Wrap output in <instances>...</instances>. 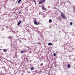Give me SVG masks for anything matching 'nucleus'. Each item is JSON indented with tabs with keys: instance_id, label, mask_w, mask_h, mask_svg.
<instances>
[{
	"instance_id": "1",
	"label": "nucleus",
	"mask_w": 75,
	"mask_h": 75,
	"mask_svg": "<svg viewBox=\"0 0 75 75\" xmlns=\"http://www.w3.org/2000/svg\"><path fill=\"white\" fill-rule=\"evenodd\" d=\"M33 21L34 24H35V25H38V24H39V23L37 22V19L36 18L34 19Z\"/></svg>"
},
{
	"instance_id": "2",
	"label": "nucleus",
	"mask_w": 75,
	"mask_h": 75,
	"mask_svg": "<svg viewBox=\"0 0 75 75\" xmlns=\"http://www.w3.org/2000/svg\"><path fill=\"white\" fill-rule=\"evenodd\" d=\"M61 16L63 18H65V16L64 13H62L61 14Z\"/></svg>"
},
{
	"instance_id": "3",
	"label": "nucleus",
	"mask_w": 75,
	"mask_h": 75,
	"mask_svg": "<svg viewBox=\"0 0 75 75\" xmlns=\"http://www.w3.org/2000/svg\"><path fill=\"white\" fill-rule=\"evenodd\" d=\"M46 0H41V1H40L39 2V4H41V3H45Z\"/></svg>"
},
{
	"instance_id": "4",
	"label": "nucleus",
	"mask_w": 75,
	"mask_h": 75,
	"mask_svg": "<svg viewBox=\"0 0 75 75\" xmlns=\"http://www.w3.org/2000/svg\"><path fill=\"white\" fill-rule=\"evenodd\" d=\"M42 8L43 10H45V11H47V9L45 8L43 6H42Z\"/></svg>"
},
{
	"instance_id": "5",
	"label": "nucleus",
	"mask_w": 75,
	"mask_h": 75,
	"mask_svg": "<svg viewBox=\"0 0 75 75\" xmlns=\"http://www.w3.org/2000/svg\"><path fill=\"white\" fill-rule=\"evenodd\" d=\"M21 23V21H19L17 25H19Z\"/></svg>"
},
{
	"instance_id": "6",
	"label": "nucleus",
	"mask_w": 75,
	"mask_h": 75,
	"mask_svg": "<svg viewBox=\"0 0 75 75\" xmlns=\"http://www.w3.org/2000/svg\"><path fill=\"white\" fill-rule=\"evenodd\" d=\"M71 67V65H70V64H67V68H70Z\"/></svg>"
},
{
	"instance_id": "7",
	"label": "nucleus",
	"mask_w": 75,
	"mask_h": 75,
	"mask_svg": "<svg viewBox=\"0 0 75 75\" xmlns=\"http://www.w3.org/2000/svg\"><path fill=\"white\" fill-rule=\"evenodd\" d=\"M48 45H53V44L51 43H48Z\"/></svg>"
},
{
	"instance_id": "8",
	"label": "nucleus",
	"mask_w": 75,
	"mask_h": 75,
	"mask_svg": "<svg viewBox=\"0 0 75 75\" xmlns=\"http://www.w3.org/2000/svg\"><path fill=\"white\" fill-rule=\"evenodd\" d=\"M30 69L31 71H33L34 69V67H31L30 68Z\"/></svg>"
},
{
	"instance_id": "9",
	"label": "nucleus",
	"mask_w": 75,
	"mask_h": 75,
	"mask_svg": "<svg viewBox=\"0 0 75 75\" xmlns=\"http://www.w3.org/2000/svg\"><path fill=\"white\" fill-rule=\"evenodd\" d=\"M51 22H52V20L50 19L49 21V23H51Z\"/></svg>"
},
{
	"instance_id": "10",
	"label": "nucleus",
	"mask_w": 75,
	"mask_h": 75,
	"mask_svg": "<svg viewBox=\"0 0 75 75\" xmlns=\"http://www.w3.org/2000/svg\"><path fill=\"white\" fill-rule=\"evenodd\" d=\"M8 38H9V39H10V40H11V39H12V36H9Z\"/></svg>"
},
{
	"instance_id": "11",
	"label": "nucleus",
	"mask_w": 75,
	"mask_h": 75,
	"mask_svg": "<svg viewBox=\"0 0 75 75\" xmlns=\"http://www.w3.org/2000/svg\"><path fill=\"white\" fill-rule=\"evenodd\" d=\"M7 50H6V49H3V51L4 52H7Z\"/></svg>"
},
{
	"instance_id": "12",
	"label": "nucleus",
	"mask_w": 75,
	"mask_h": 75,
	"mask_svg": "<svg viewBox=\"0 0 75 75\" xmlns=\"http://www.w3.org/2000/svg\"><path fill=\"white\" fill-rule=\"evenodd\" d=\"M73 8H74V12H75V6H74L73 7Z\"/></svg>"
},
{
	"instance_id": "13",
	"label": "nucleus",
	"mask_w": 75,
	"mask_h": 75,
	"mask_svg": "<svg viewBox=\"0 0 75 75\" xmlns=\"http://www.w3.org/2000/svg\"><path fill=\"white\" fill-rule=\"evenodd\" d=\"M23 52L24 53H25V52H27V50H23Z\"/></svg>"
},
{
	"instance_id": "14",
	"label": "nucleus",
	"mask_w": 75,
	"mask_h": 75,
	"mask_svg": "<svg viewBox=\"0 0 75 75\" xmlns=\"http://www.w3.org/2000/svg\"><path fill=\"white\" fill-rule=\"evenodd\" d=\"M53 56H54V57H55V56H56V53H53Z\"/></svg>"
},
{
	"instance_id": "15",
	"label": "nucleus",
	"mask_w": 75,
	"mask_h": 75,
	"mask_svg": "<svg viewBox=\"0 0 75 75\" xmlns=\"http://www.w3.org/2000/svg\"><path fill=\"white\" fill-rule=\"evenodd\" d=\"M21 1V0H19L18 2V3H20Z\"/></svg>"
},
{
	"instance_id": "16",
	"label": "nucleus",
	"mask_w": 75,
	"mask_h": 75,
	"mask_svg": "<svg viewBox=\"0 0 75 75\" xmlns=\"http://www.w3.org/2000/svg\"><path fill=\"white\" fill-rule=\"evenodd\" d=\"M73 23H72V22H71L70 23V25H72Z\"/></svg>"
},
{
	"instance_id": "17",
	"label": "nucleus",
	"mask_w": 75,
	"mask_h": 75,
	"mask_svg": "<svg viewBox=\"0 0 75 75\" xmlns=\"http://www.w3.org/2000/svg\"><path fill=\"white\" fill-rule=\"evenodd\" d=\"M19 41H20V42H23V41H21V40H19Z\"/></svg>"
},
{
	"instance_id": "18",
	"label": "nucleus",
	"mask_w": 75,
	"mask_h": 75,
	"mask_svg": "<svg viewBox=\"0 0 75 75\" xmlns=\"http://www.w3.org/2000/svg\"><path fill=\"white\" fill-rule=\"evenodd\" d=\"M43 65V63H41L40 64V66H42Z\"/></svg>"
},
{
	"instance_id": "19",
	"label": "nucleus",
	"mask_w": 75,
	"mask_h": 75,
	"mask_svg": "<svg viewBox=\"0 0 75 75\" xmlns=\"http://www.w3.org/2000/svg\"><path fill=\"white\" fill-rule=\"evenodd\" d=\"M21 53H23L24 52V50H23L21 52Z\"/></svg>"
},
{
	"instance_id": "20",
	"label": "nucleus",
	"mask_w": 75,
	"mask_h": 75,
	"mask_svg": "<svg viewBox=\"0 0 75 75\" xmlns=\"http://www.w3.org/2000/svg\"><path fill=\"white\" fill-rule=\"evenodd\" d=\"M35 5L36 4H37V2H36V1L35 2Z\"/></svg>"
},
{
	"instance_id": "21",
	"label": "nucleus",
	"mask_w": 75,
	"mask_h": 75,
	"mask_svg": "<svg viewBox=\"0 0 75 75\" xmlns=\"http://www.w3.org/2000/svg\"><path fill=\"white\" fill-rule=\"evenodd\" d=\"M21 11L19 12V14H21Z\"/></svg>"
},
{
	"instance_id": "22",
	"label": "nucleus",
	"mask_w": 75,
	"mask_h": 75,
	"mask_svg": "<svg viewBox=\"0 0 75 75\" xmlns=\"http://www.w3.org/2000/svg\"><path fill=\"white\" fill-rule=\"evenodd\" d=\"M36 1H35V0H33V2H36Z\"/></svg>"
},
{
	"instance_id": "23",
	"label": "nucleus",
	"mask_w": 75,
	"mask_h": 75,
	"mask_svg": "<svg viewBox=\"0 0 75 75\" xmlns=\"http://www.w3.org/2000/svg\"><path fill=\"white\" fill-rule=\"evenodd\" d=\"M58 66V64H56L55 66V67H56V66Z\"/></svg>"
},
{
	"instance_id": "24",
	"label": "nucleus",
	"mask_w": 75,
	"mask_h": 75,
	"mask_svg": "<svg viewBox=\"0 0 75 75\" xmlns=\"http://www.w3.org/2000/svg\"><path fill=\"white\" fill-rule=\"evenodd\" d=\"M48 75H51V74L49 73L48 74Z\"/></svg>"
},
{
	"instance_id": "25",
	"label": "nucleus",
	"mask_w": 75,
	"mask_h": 75,
	"mask_svg": "<svg viewBox=\"0 0 75 75\" xmlns=\"http://www.w3.org/2000/svg\"><path fill=\"white\" fill-rule=\"evenodd\" d=\"M59 33H61V31H59Z\"/></svg>"
},
{
	"instance_id": "26",
	"label": "nucleus",
	"mask_w": 75,
	"mask_h": 75,
	"mask_svg": "<svg viewBox=\"0 0 75 75\" xmlns=\"http://www.w3.org/2000/svg\"><path fill=\"white\" fill-rule=\"evenodd\" d=\"M21 40H22V41H23V39H21Z\"/></svg>"
},
{
	"instance_id": "27",
	"label": "nucleus",
	"mask_w": 75,
	"mask_h": 75,
	"mask_svg": "<svg viewBox=\"0 0 75 75\" xmlns=\"http://www.w3.org/2000/svg\"><path fill=\"white\" fill-rule=\"evenodd\" d=\"M9 20H10V18H9Z\"/></svg>"
}]
</instances>
